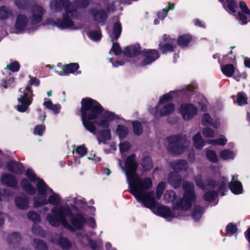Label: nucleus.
Returning <instances> with one entry per match:
<instances>
[{
  "instance_id": "nucleus-35",
  "label": "nucleus",
  "mask_w": 250,
  "mask_h": 250,
  "mask_svg": "<svg viewBox=\"0 0 250 250\" xmlns=\"http://www.w3.org/2000/svg\"><path fill=\"white\" fill-rule=\"evenodd\" d=\"M203 213V208L199 206H196L192 213V217L195 221H197L200 219Z\"/></svg>"
},
{
  "instance_id": "nucleus-54",
  "label": "nucleus",
  "mask_w": 250,
  "mask_h": 250,
  "mask_svg": "<svg viewBox=\"0 0 250 250\" xmlns=\"http://www.w3.org/2000/svg\"><path fill=\"white\" fill-rule=\"evenodd\" d=\"M112 52L115 55H118L121 53V49L118 43H113L112 47L110 50V53Z\"/></svg>"
},
{
  "instance_id": "nucleus-43",
  "label": "nucleus",
  "mask_w": 250,
  "mask_h": 250,
  "mask_svg": "<svg viewBox=\"0 0 250 250\" xmlns=\"http://www.w3.org/2000/svg\"><path fill=\"white\" fill-rule=\"evenodd\" d=\"M89 1L88 0H76L73 5L74 9V5L76 6L77 8H85L89 4Z\"/></svg>"
},
{
  "instance_id": "nucleus-52",
  "label": "nucleus",
  "mask_w": 250,
  "mask_h": 250,
  "mask_svg": "<svg viewBox=\"0 0 250 250\" xmlns=\"http://www.w3.org/2000/svg\"><path fill=\"white\" fill-rule=\"evenodd\" d=\"M45 129L44 125H38L34 128V133L36 135L42 136Z\"/></svg>"
},
{
  "instance_id": "nucleus-30",
  "label": "nucleus",
  "mask_w": 250,
  "mask_h": 250,
  "mask_svg": "<svg viewBox=\"0 0 250 250\" xmlns=\"http://www.w3.org/2000/svg\"><path fill=\"white\" fill-rule=\"evenodd\" d=\"M235 68L232 64H226L221 67V70L223 73L227 76L230 77L232 76L234 72Z\"/></svg>"
},
{
  "instance_id": "nucleus-60",
  "label": "nucleus",
  "mask_w": 250,
  "mask_h": 250,
  "mask_svg": "<svg viewBox=\"0 0 250 250\" xmlns=\"http://www.w3.org/2000/svg\"><path fill=\"white\" fill-rule=\"evenodd\" d=\"M167 8H165L163 9L162 12H159L158 14V17L159 19L163 20L167 16Z\"/></svg>"
},
{
  "instance_id": "nucleus-61",
  "label": "nucleus",
  "mask_w": 250,
  "mask_h": 250,
  "mask_svg": "<svg viewBox=\"0 0 250 250\" xmlns=\"http://www.w3.org/2000/svg\"><path fill=\"white\" fill-rule=\"evenodd\" d=\"M195 24L199 27H204V24L202 23V21L200 20L196 19L195 20Z\"/></svg>"
},
{
  "instance_id": "nucleus-56",
  "label": "nucleus",
  "mask_w": 250,
  "mask_h": 250,
  "mask_svg": "<svg viewBox=\"0 0 250 250\" xmlns=\"http://www.w3.org/2000/svg\"><path fill=\"white\" fill-rule=\"evenodd\" d=\"M30 80L29 81V86L30 85H34L36 86H38L40 85V80L36 77H32L30 75L29 76Z\"/></svg>"
},
{
  "instance_id": "nucleus-15",
  "label": "nucleus",
  "mask_w": 250,
  "mask_h": 250,
  "mask_svg": "<svg viewBox=\"0 0 250 250\" xmlns=\"http://www.w3.org/2000/svg\"><path fill=\"white\" fill-rule=\"evenodd\" d=\"M7 170L16 174H20L23 171V166L20 162L11 160L9 161L6 166Z\"/></svg>"
},
{
  "instance_id": "nucleus-27",
  "label": "nucleus",
  "mask_w": 250,
  "mask_h": 250,
  "mask_svg": "<svg viewBox=\"0 0 250 250\" xmlns=\"http://www.w3.org/2000/svg\"><path fill=\"white\" fill-rule=\"evenodd\" d=\"M12 15V11L9 7L5 6L0 7V20H5Z\"/></svg>"
},
{
  "instance_id": "nucleus-62",
  "label": "nucleus",
  "mask_w": 250,
  "mask_h": 250,
  "mask_svg": "<svg viewBox=\"0 0 250 250\" xmlns=\"http://www.w3.org/2000/svg\"><path fill=\"white\" fill-rule=\"evenodd\" d=\"M85 33L92 40H94V33L93 31H85Z\"/></svg>"
},
{
  "instance_id": "nucleus-13",
  "label": "nucleus",
  "mask_w": 250,
  "mask_h": 250,
  "mask_svg": "<svg viewBox=\"0 0 250 250\" xmlns=\"http://www.w3.org/2000/svg\"><path fill=\"white\" fill-rule=\"evenodd\" d=\"M79 67V64L77 63H71L68 64L63 65L62 67V71L58 72L55 70V72L60 76L68 75L70 74H73L75 75H78L81 74V71L78 70Z\"/></svg>"
},
{
  "instance_id": "nucleus-49",
  "label": "nucleus",
  "mask_w": 250,
  "mask_h": 250,
  "mask_svg": "<svg viewBox=\"0 0 250 250\" xmlns=\"http://www.w3.org/2000/svg\"><path fill=\"white\" fill-rule=\"evenodd\" d=\"M11 195V193L7 189H3L0 190V201L6 200Z\"/></svg>"
},
{
  "instance_id": "nucleus-3",
  "label": "nucleus",
  "mask_w": 250,
  "mask_h": 250,
  "mask_svg": "<svg viewBox=\"0 0 250 250\" xmlns=\"http://www.w3.org/2000/svg\"><path fill=\"white\" fill-rule=\"evenodd\" d=\"M50 8L55 13L62 11L64 8L65 13L63 14L62 19L48 18L46 21V24L56 26L61 29L76 30L82 27L81 24L75 22L73 20L76 18L77 13L69 0H52Z\"/></svg>"
},
{
  "instance_id": "nucleus-45",
  "label": "nucleus",
  "mask_w": 250,
  "mask_h": 250,
  "mask_svg": "<svg viewBox=\"0 0 250 250\" xmlns=\"http://www.w3.org/2000/svg\"><path fill=\"white\" fill-rule=\"evenodd\" d=\"M206 155L207 158L212 162H216L217 161L218 158L217 155L214 151L211 150H208L206 152Z\"/></svg>"
},
{
  "instance_id": "nucleus-4",
  "label": "nucleus",
  "mask_w": 250,
  "mask_h": 250,
  "mask_svg": "<svg viewBox=\"0 0 250 250\" xmlns=\"http://www.w3.org/2000/svg\"><path fill=\"white\" fill-rule=\"evenodd\" d=\"M118 118V115L113 113L105 111L101 104L95 101V123L99 126L105 128L97 133V140L99 143H105L111 138L110 130L108 128L109 122Z\"/></svg>"
},
{
  "instance_id": "nucleus-5",
  "label": "nucleus",
  "mask_w": 250,
  "mask_h": 250,
  "mask_svg": "<svg viewBox=\"0 0 250 250\" xmlns=\"http://www.w3.org/2000/svg\"><path fill=\"white\" fill-rule=\"evenodd\" d=\"M45 13L44 8L39 5H34L30 10V21L27 16L23 14L19 15L15 23L16 33H21L34 30L35 25L40 23Z\"/></svg>"
},
{
  "instance_id": "nucleus-12",
  "label": "nucleus",
  "mask_w": 250,
  "mask_h": 250,
  "mask_svg": "<svg viewBox=\"0 0 250 250\" xmlns=\"http://www.w3.org/2000/svg\"><path fill=\"white\" fill-rule=\"evenodd\" d=\"M143 58L142 66L149 64L155 61L159 57V53L156 50L148 49L141 51V56Z\"/></svg>"
},
{
  "instance_id": "nucleus-40",
  "label": "nucleus",
  "mask_w": 250,
  "mask_h": 250,
  "mask_svg": "<svg viewBox=\"0 0 250 250\" xmlns=\"http://www.w3.org/2000/svg\"><path fill=\"white\" fill-rule=\"evenodd\" d=\"M133 131L136 135H140L143 132V127L141 124L138 121L132 122Z\"/></svg>"
},
{
  "instance_id": "nucleus-14",
  "label": "nucleus",
  "mask_w": 250,
  "mask_h": 250,
  "mask_svg": "<svg viewBox=\"0 0 250 250\" xmlns=\"http://www.w3.org/2000/svg\"><path fill=\"white\" fill-rule=\"evenodd\" d=\"M115 9L114 4L112 3L108 7L106 12L103 10H98L96 12H95V21L102 24H104L107 17V14L114 11Z\"/></svg>"
},
{
  "instance_id": "nucleus-42",
  "label": "nucleus",
  "mask_w": 250,
  "mask_h": 250,
  "mask_svg": "<svg viewBox=\"0 0 250 250\" xmlns=\"http://www.w3.org/2000/svg\"><path fill=\"white\" fill-rule=\"evenodd\" d=\"M74 147L75 148L74 151L80 156V157H83L87 152L86 149L83 145L79 146L77 147L74 146Z\"/></svg>"
},
{
  "instance_id": "nucleus-46",
  "label": "nucleus",
  "mask_w": 250,
  "mask_h": 250,
  "mask_svg": "<svg viewBox=\"0 0 250 250\" xmlns=\"http://www.w3.org/2000/svg\"><path fill=\"white\" fill-rule=\"evenodd\" d=\"M16 5L20 9H25L29 4L28 0H16L15 2Z\"/></svg>"
},
{
  "instance_id": "nucleus-29",
  "label": "nucleus",
  "mask_w": 250,
  "mask_h": 250,
  "mask_svg": "<svg viewBox=\"0 0 250 250\" xmlns=\"http://www.w3.org/2000/svg\"><path fill=\"white\" fill-rule=\"evenodd\" d=\"M235 155V154L233 151L227 149L223 150L220 153V157L223 160L233 159Z\"/></svg>"
},
{
  "instance_id": "nucleus-9",
  "label": "nucleus",
  "mask_w": 250,
  "mask_h": 250,
  "mask_svg": "<svg viewBox=\"0 0 250 250\" xmlns=\"http://www.w3.org/2000/svg\"><path fill=\"white\" fill-rule=\"evenodd\" d=\"M20 94L18 96V104L16 109L20 112H28L29 106L32 104L34 96L29 86L25 88H20Z\"/></svg>"
},
{
  "instance_id": "nucleus-59",
  "label": "nucleus",
  "mask_w": 250,
  "mask_h": 250,
  "mask_svg": "<svg viewBox=\"0 0 250 250\" xmlns=\"http://www.w3.org/2000/svg\"><path fill=\"white\" fill-rule=\"evenodd\" d=\"M102 36L101 31L96 28V29H95V41H100L102 38Z\"/></svg>"
},
{
  "instance_id": "nucleus-2",
  "label": "nucleus",
  "mask_w": 250,
  "mask_h": 250,
  "mask_svg": "<svg viewBox=\"0 0 250 250\" xmlns=\"http://www.w3.org/2000/svg\"><path fill=\"white\" fill-rule=\"evenodd\" d=\"M119 165L125 173L130 192L138 202L167 221H171L174 217H179V210H188L195 202L194 186L192 183L186 181L183 184L184 190L183 199L178 200L172 191H167L164 194V199L167 202H172V210L167 207L159 206L155 200L154 192L148 191L152 186L151 179L142 178L136 174L137 164L135 155L132 154L126 158L125 168L121 166L120 161H119Z\"/></svg>"
},
{
  "instance_id": "nucleus-44",
  "label": "nucleus",
  "mask_w": 250,
  "mask_h": 250,
  "mask_svg": "<svg viewBox=\"0 0 250 250\" xmlns=\"http://www.w3.org/2000/svg\"><path fill=\"white\" fill-rule=\"evenodd\" d=\"M202 134L205 137L213 138L215 133L214 131L209 127L205 128L202 131Z\"/></svg>"
},
{
  "instance_id": "nucleus-1",
  "label": "nucleus",
  "mask_w": 250,
  "mask_h": 250,
  "mask_svg": "<svg viewBox=\"0 0 250 250\" xmlns=\"http://www.w3.org/2000/svg\"><path fill=\"white\" fill-rule=\"evenodd\" d=\"M26 179L22 180L21 183L22 189L30 195L38 192V196L34 197V206L35 208L50 204L53 207L51 209V213H48L46 219L52 226L57 227L61 224L63 227L71 231L73 228L67 221L66 217H70L73 225L80 229L85 223L92 221L90 217L86 219L80 213L88 210L92 214L93 208L85 204L84 199L80 197L69 195L62 201L61 196L50 188L44 181L36 176L33 171L27 169Z\"/></svg>"
},
{
  "instance_id": "nucleus-63",
  "label": "nucleus",
  "mask_w": 250,
  "mask_h": 250,
  "mask_svg": "<svg viewBox=\"0 0 250 250\" xmlns=\"http://www.w3.org/2000/svg\"><path fill=\"white\" fill-rule=\"evenodd\" d=\"M244 63L246 66L250 68V59L246 58L244 60Z\"/></svg>"
},
{
  "instance_id": "nucleus-22",
  "label": "nucleus",
  "mask_w": 250,
  "mask_h": 250,
  "mask_svg": "<svg viewBox=\"0 0 250 250\" xmlns=\"http://www.w3.org/2000/svg\"><path fill=\"white\" fill-rule=\"evenodd\" d=\"M122 32V26L119 22H116L113 25L112 31L109 33L111 41L113 42L117 40Z\"/></svg>"
},
{
  "instance_id": "nucleus-26",
  "label": "nucleus",
  "mask_w": 250,
  "mask_h": 250,
  "mask_svg": "<svg viewBox=\"0 0 250 250\" xmlns=\"http://www.w3.org/2000/svg\"><path fill=\"white\" fill-rule=\"evenodd\" d=\"M141 51L139 50L136 47L130 46L126 47L124 51L125 55L132 57L136 56H141Z\"/></svg>"
},
{
  "instance_id": "nucleus-64",
  "label": "nucleus",
  "mask_w": 250,
  "mask_h": 250,
  "mask_svg": "<svg viewBox=\"0 0 250 250\" xmlns=\"http://www.w3.org/2000/svg\"><path fill=\"white\" fill-rule=\"evenodd\" d=\"M245 235L247 238V240L250 243V229L247 230Z\"/></svg>"
},
{
  "instance_id": "nucleus-10",
  "label": "nucleus",
  "mask_w": 250,
  "mask_h": 250,
  "mask_svg": "<svg viewBox=\"0 0 250 250\" xmlns=\"http://www.w3.org/2000/svg\"><path fill=\"white\" fill-rule=\"evenodd\" d=\"M20 65L17 62H13L8 64L3 71V75H5L0 82V87H3L4 88L8 87L9 85L12 83L14 81L13 77L10 74L8 70L15 72L19 70Z\"/></svg>"
},
{
  "instance_id": "nucleus-32",
  "label": "nucleus",
  "mask_w": 250,
  "mask_h": 250,
  "mask_svg": "<svg viewBox=\"0 0 250 250\" xmlns=\"http://www.w3.org/2000/svg\"><path fill=\"white\" fill-rule=\"evenodd\" d=\"M227 141V138L224 136H222L219 139L207 140V143L212 145L224 146Z\"/></svg>"
},
{
  "instance_id": "nucleus-25",
  "label": "nucleus",
  "mask_w": 250,
  "mask_h": 250,
  "mask_svg": "<svg viewBox=\"0 0 250 250\" xmlns=\"http://www.w3.org/2000/svg\"><path fill=\"white\" fill-rule=\"evenodd\" d=\"M192 140L196 148L201 149L205 146V141L200 132H198L193 137Z\"/></svg>"
},
{
  "instance_id": "nucleus-34",
  "label": "nucleus",
  "mask_w": 250,
  "mask_h": 250,
  "mask_svg": "<svg viewBox=\"0 0 250 250\" xmlns=\"http://www.w3.org/2000/svg\"><path fill=\"white\" fill-rule=\"evenodd\" d=\"M174 42V40H172L170 42H167L164 44H160V49L163 53H166L167 52L171 51L173 49L172 43Z\"/></svg>"
},
{
  "instance_id": "nucleus-6",
  "label": "nucleus",
  "mask_w": 250,
  "mask_h": 250,
  "mask_svg": "<svg viewBox=\"0 0 250 250\" xmlns=\"http://www.w3.org/2000/svg\"><path fill=\"white\" fill-rule=\"evenodd\" d=\"M80 115L83 124L85 129L94 132V102L92 99L86 98L81 101Z\"/></svg>"
},
{
  "instance_id": "nucleus-21",
  "label": "nucleus",
  "mask_w": 250,
  "mask_h": 250,
  "mask_svg": "<svg viewBox=\"0 0 250 250\" xmlns=\"http://www.w3.org/2000/svg\"><path fill=\"white\" fill-rule=\"evenodd\" d=\"M43 105L47 109L51 110L54 114H57L60 113L61 105L60 104H53L50 99L46 98L44 99Z\"/></svg>"
},
{
  "instance_id": "nucleus-38",
  "label": "nucleus",
  "mask_w": 250,
  "mask_h": 250,
  "mask_svg": "<svg viewBox=\"0 0 250 250\" xmlns=\"http://www.w3.org/2000/svg\"><path fill=\"white\" fill-rule=\"evenodd\" d=\"M57 244L63 249H68L71 247L70 243L64 237H60Z\"/></svg>"
},
{
  "instance_id": "nucleus-8",
  "label": "nucleus",
  "mask_w": 250,
  "mask_h": 250,
  "mask_svg": "<svg viewBox=\"0 0 250 250\" xmlns=\"http://www.w3.org/2000/svg\"><path fill=\"white\" fill-rule=\"evenodd\" d=\"M174 92H170L162 96L160 98L157 106L150 110L151 113L157 114L158 109H160L159 113L161 116H167L172 113L174 110V105L168 102L174 97Z\"/></svg>"
},
{
  "instance_id": "nucleus-57",
  "label": "nucleus",
  "mask_w": 250,
  "mask_h": 250,
  "mask_svg": "<svg viewBox=\"0 0 250 250\" xmlns=\"http://www.w3.org/2000/svg\"><path fill=\"white\" fill-rule=\"evenodd\" d=\"M20 239V236L18 233L14 232L9 236V241L11 243L17 242Z\"/></svg>"
},
{
  "instance_id": "nucleus-24",
  "label": "nucleus",
  "mask_w": 250,
  "mask_h": 250,
  "mask_svg": "<svg viewBox=\"0 0 250 250\" xmlns=\"http://www.w3.org/2000/svg\"><path fill=\"white\" fill-rule=\"evenodd\" d=\"M219 1L223 4L224 7L227 11L233 13L236 12L235 9L237 7V4L234 0H222Z\"/></svg>"
},
{
  "instance_id": "nucleus-11",
  "label": "nucleus",
  "mask_w": 250,
  "mask_h": 250,
  "mask_svg": "<svg viewBox=\"0 0 250 250\" xmlns=\"http://www.w3.org/2000/svg\"><path fill=\"white\" fill-rule=\"evenodd\" d=\"M179 112L185 120H189L197 114V109L193 104H185L181 105Z\"/></svg>"
},
{
  "instance_id": "nucleus-51",
  "label": "nucleus",
  "mask_w": 250,
  "mask_h": 250,
  "mask_svg": "<svg viewBox=\"0 0 250 250\" xmlns=\"http://www.w3.org/2000/svg\"><path fill=\"white\" fill-rule=\"evenodd\" d=\"M226 231L228 233L232 235L237 231V228L235 225L230 223L226 227Z\"/></svg>"
},
{
  "instance_id": "nucleus-41",
  "label": "nucleus",
  "mask_w": 250,
  "mask_h": 250,
  "mask_svg": "<svg viewBox=\"0 0 250 250\" xmlns=\"http://www.w3.org/2000/svg\"><path fill=\"white\" fill-rule=\"evenodd\" d=\"M165 188V183L160 182L157 186L156 191V196L157 199H160Z\"/></svg>"
},
{
  "instance_id": "nucleus-16",
  "label": "nucleus",
  "mask_w": 250,
  "mask_h": 250,
  "mask_svg": "<svg viewBox=\"0 0 250 250\" xmlns=\"http://www.w3.org/2000/svg\"><path fill=\"white\" fill-rule=\"evenodd\" d=\"M237 178V174L233 175L229 184V188L231 191L235 194H240L243 191L242 184L240 182L238 181Z\"/></svg>"
},
{
  "instance_id": "nucleus-20",
  "label": "nucleus",
  "mask_w": 250,
  "mask_h": 250,
  "mask_svg": "<svg viewBox=\"0 0 250 250\" xmlns=\"http://www.w3.org/2000/svg\"><path fill=\"white\" fill-rule=\"evenodd\" d=\"M29 198L25 195L17 197L15 198L16 206L21 209H26L29 207Z\"/></svg>"
},
{
  "instance_id": "nucleus-47",
  "label": "nucleus",
  "mask_w": 250,
  "mask_h": 250,
  "mask_svg": "<svg viewBox=\"0 0 250 250\" xmlns=\"http://www.w3.org/2000/svg\"><path fill=\"white\" fill-rule=\"evenodd\" d=\"M239 7L241 9V11L239 12L244 13L245 14L250 13V10L245 1L243 0L240 1L239 2Z\"/></svg>"
},
{
  "instance_id": "nucleus-39",
  "label": "nucleus",
  "mask_w": 250,
  "mask_h": 250,
  "mask_svg": "<svg viewBox=\"0 0 250 250\" xmlns=\"http://www.w3.org/2000/svg\"><path fill=\"white\" fill-rule=\"evenodd\" d=\"M228 184V180L225 178H222L221 184L219 186L218 191L220 192L222 196L224 195V192L227 190V185Z\"/></svg>"
},
{
  "instance_id": "nucleus-19",
  "label": "nucleus",
  "mask_w": 250,
  "mask_h": 250,
  "mask_svg": "<svg viewBox=\"0 0 250 250\" xmlns=\"http://www.w3.org/2000/svg\"><path fill=\"white\" fill-rule=\"evenodd\" d=\"M2 184L11 187H15L17 185V180L13 175L9 173L3 174L1 178Z\"/></svg>"
},
{
  "instance_id": "nucleus-50",
  "label": "nucleus",
  "mask_w": 250,
  "mask_h": 250,
  "mask_svg": "<svg viewBox=\"0 0 250 250\" xmlns=\"http://www.w3.org/2000/svg\"><path fill=\"white\" fill-rule=\"evenodd\" d=\"M36 250H47V247L45 243L41 240H34Z\"/></svg>"
},
{
  "instance_id": "nucleus-53",
  "label": "nucleus",
  "mask_w": 250,
  "mask_h": 250,
  "mask_svg": "<svg viewBox=\"0 0 250 250\" xmlns=\"http://www.w3.org/2000/svg\"><path fill=\"white\" fill-rule=\"evenodd\" d=\"M130 145L128 142H123L120 144V150L121 153L127 152L130 149Z\"/></svg>"
},
{
  "instance_id": "nucleus-7",
  "label": "nucleus",
  "mask_w": 250,
  "mask_h": 250,
  "mask_svg": "<svg viewBox=\"0 0 250 250\" xmlns=\"http://www.w3.org/2000/svg\"><path fill=\"white\" fill-rule=\"evenodd\" d=\"M167 147L174 155H180L186 151L190 145L185 135H174L167 137Z\"/></svg>"
},
{
  "instance_id": "nucleus-33",
  "label": "nucleus",
  "mask_w": 250,
  "mask_h": 250,
  "mask_svg": "<svg viewBox=\"0 0 250 250\" xmlns=\"http://www.w3.org/2000/svg\"><path fill=\"white\" fill-rule=\"evenodd\" d=\"M191 40V37L189 35H184L180 36L177 40V43L183 47L186 46Z\"/></svg>"
},
{
  "instance_id": "nucleus-37",
  "label": "nucleus",
  "mask_w": 250,
  "mask_h": 250,
  "mask_svg": "<svg viewBox=\"0 0 250 250\" xmlns=\"http://www.w3.org/2000/svg\"><path fill=\"white\" fill-rule=\"evenodd\" d=\"M27 216L28 219L35 223L41 221L40 215L33 210L29 211L27 214Z\"/></svg>"
},
{
  "instance_id": "nucleus-17",
  "label": "nucleus",
  "mask_w": 250,
  "mask_h": 250,
  "mask_svg": "<svg viewBox=\"0 0 250 250\" xmlns=\"http://www.w3.org/2000/svg\"><path fill=\"white\" fill-rule=\"evenodd\" d=\"M202 123L205 126L210 125L213 128H217L220 126V122L219 119H216L213 120L210 115L206 113L204 114L202 118Z\"/></svg>"
},
{
  "instance_id": "nucleus-58",
  "label": "nucleus",
  "mask_w": 250,
  "mask_h": 250,
  "mask_svg": "<svg viewBox=\"0 0 250 250\" xmlns=\"http://www.w3.org/2000/svg\"><path fill=\"white\" fill-rule=\"evenodd\" d=\"M32 231L34 233L39 235H42V231L41 228L38 226H34L32 228Z\"/></svg>"
},
{
  "instance_id": "nucleus-18",
  "label": "nucleus",
  "mask_w": 250,
  "mask_h": 250,
  "mask_svg": "<svg viewBox=\"0 0 250 250\" xmlns=\"http://www.w3.org/2000/svg\"><path fill=\"white\" fill-rule=\"evenodd\" d=\"M168 183L174 188H177L181 186L182 178L177 172L173 171L168 175Z\"/></svg>"
},
{
  "instance_id": "nucleus-23",
  "label": "nucleus",
  "mask_w": 250,
  "mask_h": 250,
  "mask_svg": "<svg viewBox=\"0 0 250 250\" xmlns=\"http://www.w3.org/2000/svg\"><path fill=\"white\" fill-rule=\"evenodd\" d=\"M170 166L174 170V171H179L181 170H186L188 167V164L184 160H177L170 163Z\"/></svg>"
},
{
  "instance_id": "nucleus-31",
  "label": "nucleus",
  "mask_w": 250,
  "mask_h": 250,
  "mask_svg": "<svg viewBox=\"0 0 250 250\" xmlns=\"http://www.w3.org/2000/svg\"><path fill=\"white\" fill-rule=\"evenodd\" d=\"M236 103L240 106H242L248 103V97L246 94L243 92H240L237 93Z\"/></svg>"
},
{
  "instance_id": "nucleus-55",
  "label": "nucleus",
  "mask_w": 250,
  "mask_h": 250,
  "mask_svg": "<svg viewBox=\"0 0 250 250\" xmlns=\"http://www.w3.org/2000/svg\"><path fill=\"white\" fill-rule=\"evenodd\" d=\"M194 180L197 187L203 189H204L205 187L202 179V176L201 174H198L196 177H195Z\"/></svg>"
},
{
  "instance_id": "nucleus-28",
  "label": "nucleus",
  "mask_w": 250,
  "mask_h": 250,
  "mask_svg": "<svg viewBox=\"0 0 250 250\" xmlns=\"http://www.w3.org/2000/svg\"><path fill=\"white\" fill-rule=\"evenodd\" d=\"M239 22L242 25H245L250 21V13L245 14L242 12H238L236 16Z\"/></svg>"
},
{
  "instance_id": "nucleus-36",
  "label": "nucleus",
  "mask_w": 250,
  "mask_h": 250,
  "mask_svg": "<svg viewBox=\"0 0 250 250\" xmlns=\"http://www.w3.org/2000/svg\"><path fill=\"white\" fill-rule=\"evenodd\" d=\"M128 133V129L124 125H119L116 128V134L120 139L125 138Z\"/></svg>"
},
{
  "instance_id": "nucleus-48",
  "label": "nucleus",
  "mask_w": 250,
  "mask_h": 250,
  "mask_svg": "<svg viewBox=\"0 0 250 250\" xmlns=\"http://www.w3.org/2000/svg\"><path fill=\"white\" fill-rule=\"evenodd\" d=\"M217 196V193L215 191H210L204 194V199L207 201H213Z\"/></svg>"
}]
</instances>
